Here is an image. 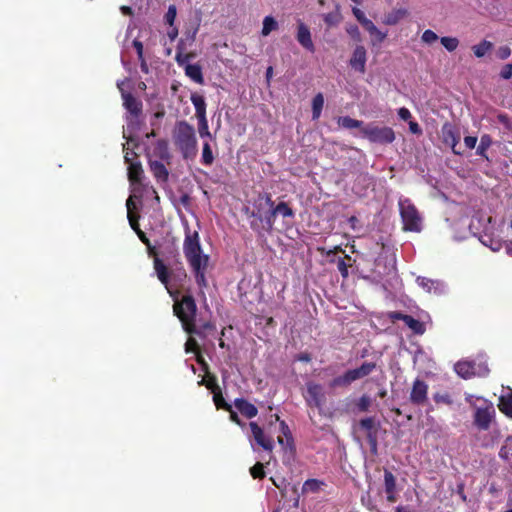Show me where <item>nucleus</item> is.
<instances>
[{
	"label": "nucleus",
	"instance_id": "1",
	"mask_svg": "<svg viewBox=\"0 0 512 512\" xmlns=\"http://www.w3.org/2000/svg\"><path fill=\"white\" fill-rule=\"evenodd\" d=\"M176 294L178 293L174 290L173 313L181 322L183 330L190 335L185 343V351L199 352V344L193 336L204 339L216 330V325L211 317L198 314L196 301L191 294L183 295L180 300L176 299Z\"/></svg>",
	"mask_w": 512,
	"mask_h": 512
},
{
	"label": "nucleus",
	"instance_id": "2",
	"mask_svg": "<svg viewBox=\"0 0 512 512\" xmlns=\"http://www.w3.org/2000/svg\"><path fill=\"white\" fill-rule=\"evenodd\" d=\"M135 232L140 240L148 246L149 255L153 256V268L158 280L165 286L168 293L174 296V290L178 293V289L183 286L188 277L179 252L176 249L171 251L170 254L173 261L166 264L163 259L159 258L155 247L150 245V241L145 233L140 228Z\"/></svg>",
	"mask_w": 512,
	"mask_h": 512
},
{
	"label": "nucleus",
	"instance_id": "3",
	"mask_svg": "<svg viewBox=\"0 0 512 512\" xmlns=\"http://www.w3.org/2000/svg\"><path fill=\"white\" fill-rule=\"evenodd\" d=\"M183 253L194 275L195 282L199 289L208 287L206 273L209 265V255L204 254L200 244L197 231H191L187 226L183 242Z\"/></svg>",
	"mask_w": 512,
	"mask_h": 512
},
{
	"label": "nucleus",
	"instance_id": "4",
	"mask_svg": "<svg viewBox=\"0 0 512 512\" xmlns=\"http://www.w3.org/2000/svg\"><path fill=\"white\" fill-rule=\"evenodd\" d=\"M274 201L270 193L262 192L254 198L252 209H246V214L252 218L250 227L253 231L261 233L262 231L270 233L272 231V215L270 209Z\"/></svg>",
	"mask_w": 512,
	"mask_h": 512
},
{
	"label": "nucleus",
	"instance_id": "5",
	"mask_svg": "<svg viewBox=\"0 0 512 512\" xmlns=\"http://www.w3.org/2000/svg\"><path fill=\"white\" fill-rule=\"evenodd\" d=\"M173 141L184 159H192L197 155V138L195 129L187 121H178L173 130Z\"/></svg>",
	"mask_w": 512,
	"mask_h": 512
},
{
	"label": "nucleus",
	"instance_id": "6",
	"mask_svg": "<svg viewBox=\"0 0 512 512\" xmlns=\"http://www.w3.org/2000/svg\"><path fill=\"white\" fill-rule=\"evenodd\" d=\"M454 370L457 375L463 379L486 377L490 373L487 359L482 355L475 360L458 361L454 366Z\"/></svg>",
	"mask_w": 512,
	"mask_h": 512
},
{
	"label": "nucleus",
	"instance_id": "7",
	"mask_svg": "<svg viewBox=\"0 0 512 512\" xmlns=\"http://www.w3.org/2000/svg\"><path fill=\"white\" fill-rule=\"evenodd\" d=\"M361 133L369 142L380 145L391 144L396 139L395 132L391 127L378 126L374 123L365 125V127L362 128Z\"/></svg>",
	"mask_w": 512,
	"mask_h": 512
},
{
	"label": "nucleus",
	"instance_id": "8",
	"mask_svg": "<svg viewBox=\"0 0 512 512\" xmlns=\"http://www.w3.org/2000/svg\"><path fill=\"white\" fill-rule=\"evenodd\" d=\"M400 215L403 221V229L405 231L420 232L421 217L417 208L406 199L399 202Z\"/></svg>",
	"mask_w": 512,
	"mask_h": 512
},
{
	"label": "nucleus",
	"instance_id": "9",
	"mask_svg": "<svg viewBox=\"0 0 512 512\" xmlns=\"http://www.w3.org/2000/svg\"><path fill=\"white\" fill-rule=\"evenodd\" d=\"M302 395L309 408H315L318 410L319 414H323L326 393L321 384L314 381L307 382L306 390Z\"/></svg>",
	"mask_w": 512,
	"mask_h": 512
},
{
	"label": "nucleus",
	"instance_id": "10",
	"mask_svg": "<svg viewBox=\"0 0 512 512\" xmlns=\"http://www.w3.org/2000/svg\"><path fill=\"white\" fill-rule=\"evenodd\" d=\"M358 427L361 431L364 432L369 447L370 452L373 455H377L378 453V434L381 428V424L379 421L375 419V417H366L359 421Z\"/></svg>",
	"mask_w": 512,
	"mask_h": 512
},
{
	"label": "nucleus",
	"instance_id": "11",
	"mask_svg": "<svg viewBox=\"0 0 512 512\" xmlns=\"http://www.w3.org/2000/svg\"><path fill=\"white\" fill-rule=\"evenodd\" d=\"M495 417V408L491 402L485 401L483 406L476 407L473 415V423L479 429L486 431L490 428Z\"/></svg>",
	"mask_w": 512,
	"mask_h": 512
},
{
	"label": "nucleus",
	"instance_id": "12",
	"mask_svg": "<svg viewBox=\"0 0 512 512\" xmlns=\"http://www.w3.org/2000/svg\"><path fill=\"white\" fill-rule=\"evenodd\" d=\"M367 51L363 45H357L350 57L349 66L356 72H366Z\"/></svg>",
	"mask_w": 512,
	"mask_h": 512
},
{
	"label": "nucleus",
	"instance_id": "13",
	"mask_svg": "<svg viewBox=\"0 0 512 512\" xmlns=\"http://www.w3.org/2000/svg\"><path fill=\"white\" fill-rule=\"evenodd\" d=\"M428 385L420 379L413 382L410 392V401L412 404L421 406L427 402L428 399Z\"/></svg>",
	"mask_w": 512,
	"mask_h": 512
},
{
	"label": "nucleus",
	"instance_id": "14",
	"mask_svg": "<svg viewBox=\"0 0 512 512\" xmlns=\"http://www.w3.org/2000/svg\"><path fill=\"white\" fill-rule=\"evenodd\" d=\"M359 379H362V377L360 376V373L357 370V368L349 369L346 372H344L342 375H339V376L333 378L330 381L329 386H330V388L348 387L353 382H355Z\"/></svg>",
	"mask_w": 512,
	"mask_h": 512
},
{
	"label": "nucleus",
	"instance_id": "15",
	"mask_svg": "<svg viewBox=\"0 0 512 512\" xmlns=\"http://www.w3.org/2000/svg\"><path fill=\"white\" fill-rule=\"evenodd\" d=\"M359 379H362V377L360 376V373L357 370V368L349 369L346 372H344L342 375H339V376L333 378L330 381L329 386H330V388L348 387L353 382H355Z\"/></svg>",
	"mask_w": 512,
	"mask_h": 512
},
{
	"label": "nucleus",
	"instance_id": "16",
	"mask_svg": "<svg viewBox=\"0 0 512 512\" xmlns=\"http://www.w3.org/2000/svg\"><path fill=\"white\" fill-rule=\"evenodd\" d=\"M296 39L304 49L311 53L315 52L310 29L301 20H298Z\"/></svg>",
	"mask_w": 512,
	"mask_h": 512
},
{
	"label": "nucleus",
	"instance_id": "17",
	"mask_svg": "<svg viewBox=\"0 0 512 512\" xmlns=\"http://www.w3.org/2000/svg\"><path fill=\"white\" fill-rule=\"evenodd\" d=\"M443 142L450 145L455 154H460L455 150V147L460 141V134L458 129L451 123L446 122L441 129Z\"/></svg>",
	"mask_w": 512,
	"mask_h": 512
},
{
	"label": "nucleus",
	"instance_id": "18",
	"mask_svg": "<svg viewBox=\"0 0 512 512\" xmlns=\"http://www.w3.org/2000/svg\"><path fill=\"white\" fill-rule=\"evenodd\" d=\"M249 426L256 443L264 450L272 451L274 448V441L270 437L265 436L263 429L256 422H250Z\"/></svg>",
	"mask_w": 512,
	"mask_h": 512
},
{
	"label": "nucleus",
	"instance_id": "19",
	"mask_svg": "<svg viewBox=\"0 0 512 512\" xmlns=\"http://www.w3.org/2000/svg\"><path fill=\"white\" fill-rule=\"evenodd\" d=\"M276 421L280 424V431L283 434L284 438L279 436L278 437V443L283 447V449H289L290 452H294V440L292 437V433L289 429V426L284 420H280V417L278 414L274 415Z\"/></svg>",
	"mask_w": 512,
	"mask_h": 512
},
{
	"label": "nucleus",
	"instance_id": "20",
	"mask_svg": "<svg viewBox=\"0 0 512 512\" xmlns=\"http://www.w3.org/2000/svg\"><path fill=\"white\" fill-rule=\"evenodd\" d=\"M123 106L135 118L142 114L143 104L129 92H122Z\"/></svg>",
	"mask_w": 512,
	"mask_h": 512
},
{
	"label": "nucleus",
	"instance_id": "21",
	"mask_svg": "<svg viewBox=\"0 0 512 512\" xmlns=\"http://www.w3.org/2000/svg\"><path fill=\"white\" fill-rule=\"evenodd\" d=\"M384 488L386 499L390 503L397 501L396 477L388 469H384Z\"/></svg>",
	"mask_w": 512,
	"mask_h": 512
},
{
	"label": "nucleus",
	"instance_id": "22",
	"mask_svg": "<svg viewBox=\"0 0 512 512\" xmlns=\"http://www.w3.org/2000/svg\"><path fill=\"white\" fill-rule=\"evenodd\" d=\"M270 214L272 215V228L277 216L280 215L283 218H293L295 216L293 209L284 201L279 202L277 205L274 203L272 209H270Z\"/></svg>",
	"mask_w": 512,
	"mask_h": 512
},
{
	"label": "nucleus",
	"instance_id": "23",
	"mask_svg": "<svg viewBox=\"0 0 512 512\" xmlns=\"http://www.w3.org/2000/svg\"><path fill=\"white\" fill-rule=\"evenodd\" d=\"M148 164L150 171L152 172L153 176L156 178L157 181H168L169 171L161 161L149 159Z\"/></svg>",
	"mask_w": 512,
	"mask_h": 512
},
{
	"label": "nucleus",
	"instance_id": "24",
	"mask_svg": "<svg viewBox=\"0 0 512 512\" xmlns=\"http://www.w3.org/2000/svg\"><path fill=\"white\" fill-rule=\"evenodd\" d=\"M234 405L238 411L248 419L254 418L258 414L256 406L244 398H236L234 400Z\"/></svg>",
	"mask_w": 512,
	"mask_h": 512
},
{
	"label": "nucleus",
	"instance_id": "25",
	"mask_svg": "<svg viewBox=\"0 0 512 512\" xmlns=\"http://www.w3.org/2000/svg\"><path fill=\"white\" fill-rule=\"evenodd\" d=\"M153 156L159 158L162 161H166L168 164L171 160V154L169 151L168 141L165 139H159L156 141L153 147Z\"/></svg>",
	"mask_w": 512,
	"mask_h": 512
},
{
	"label": "nucleus",
	"instance_id": "26",
	"mask_svg": "<svg viewBox=\"0 0 512 512\" xmlns=\"http://www.w3.org/2000/svg\"><path fill=\"white\" fill-rule=\"evenodd\" d=\"M143 168L139 161L128 164V179L132 185L140 184L143 178Z\"/></svg>",
	"mask_w": 512,
	"mask_h": 512
},
{
	"label": "nucleus",
	"instance_id": "27",
	"mask_svg": "<svg viewBox=\"0 0 512 512\" xmlns=\"http://www.w3.org/2000/svg\"><path fill=\"white\" fill-rule=\"evenodd\" d=\"M185 75L197 84H204L202 68L199 64H186L184 67Z\"/></svg>",
	"mask_w": 512,
	"mask_h": 512
},
{
	"label": "nucleus",
	"instance_id": "28",
	"mask_svg": "<svg viewBox=\"0 0 512 512\" xmlns=\"http://www.w3.org/2000/svg\"><path fill=\"white\" fill-rule=\"evenodd\" d=\"M190 100L195 108V114L197 118H203L206 117V102L205 98L198 94V93H192Z\"/></svg>",
	"mask_w": 512,
	"mask_h": 512
},
{
	"label": "nucleus",
	"instance_id": "29",
	"mask_svg": "<svg viewBox=\"0 0 512 512\" xmlns=\"http://www.w3.org/2000/svg\"><path fill=\"white\" fill-rule=\"evenodd\" d=\"M407 14H408V12L404 8L395 9L385 15V17L383 19V23L386 25H396L402 19H404L407 16Z\"/></svg>",
	"mask_w": 512,
	"mask_h": 512
},
{
	"label": "nucleus",
	"instance_id": "30",
	"mask_svg": "<svg viewBox=\"0 0 512 512\" xmlns=\"http://www.w3.org/2000/svg\"><path fill=\"white\" fill-rule=\"evenodd\" d=\"M492 144V137L489 134H483L480 138V143L476 148V154L486 159L487 161H490L487 155V150L491 147Z\"/></svg>",
	"mask_w": 512,
	"mask_h": 512
},
{
	"label": "nucleus",
	"instance_id": "31",
	"mask_svg": "<svg viewBox=\"0 0 512 512\" xmlns=\"http://www.w3.org/2000/svg\"><path fill=\"white\" fill-rule=\"evenodd\" d=\"M337 124L342 127V128H345V129H361L364 126V122L361 121V120H357V119H354V118H351L350 116H340L337 118Z\"/></svg>",
	"mask_w": 512,
	"mask_h": 512
},
{
	"label": "nucleus",
	"instance_id": "32",
	"mask_svg": "<svg viewBox=\"0 0 512 512\" xmlns=\"http://www.w3.org/2000/svg\"><path fill=\"white\" fill-rule=\"evenodd\" d=\"M404 323L413 331L414 334L423 335L426 331L425 324L411 315H407Z\"/></svg>",
	"mask_w": 512,
	"mask_h": 512
},
{
	"label": "nucleus",
	"instance_id": "33",
	"mask_svg": "<svg viewBox=\"0 0 512 512\" xmlns=\"http://www.w3.org/2000/svg\"><path fill=\"white\" fill-rule=\"evenodd\" d=\"M499 457L507 461L512 468V436H508L499 451Z\"/></svg>",
	"mask_w": 512,
	"mask_h": 512
},
{
	"label": "nucleus",
	"instance_id": "34",
	"mask_svg": "<svg viewBox=\"0 0 512 512\" xmlns=\"http://www.w3.org/2000/svg\"><path fill=\"white\" fill-rule=\"evenodd\" d=\"M498 407L503 414L512 418V393L501 396Z\"/></svg>",
	"mask_w": 512,
	"mask_h": 512
},
{
	"label": "nucleus",
	"instance_id": "35",
	"mask_svg": "<svg viewBox=\"0 0 512 512\" xmlns=\"http://www.w3.org/2000/svg\"><path fill=\"white\" fill-rule=\"evenodd\" d=\"M492 49L493 43L488 40H483L480 43L472 46V51L477 58L484 57Z\"/></svg>",
	"mask_w": 512,
	"mask_h": 512
},
{
	"label": "nucleus",
	"instance_id": "36",
	"mask_svg": "<svg viewBox=\"0 0 512 512\" xmlns=\"http://www.w3.org/2000/svg\"><path fill=\"white\" fill-rule=\"evenodd\" d=\"M325 483L318 479H307L302 485V493H317Z\"/></svg>",
	"mask_w": 512,
	"mask_h": 512
},
{
	"label": "nucleus",
	"instance_id": "37",
	"mask_svg": "<svg viewBox=\"0 0 512 512\" xmlns=\"http://www.w3.org/2000/svg\"><path fill=\"white\" fill-rule=\"evenodd\" d=\"M324 106V96L322 93H317L312 99V119L317 120L321 116Z\"/></svg>",
	"mask_w": 512,
	"mask_h": 512
},
{
	"label": "nucleus",
	"instance_id": "38",
	"mask_svg": "<svg viewBox=\"0 0 512 512\" xmlns=\"http://www.w3.org/2000/svg\"><path fill=\"white\" fill-rule=\"evenodd\" d=\"M278 29V22L275 20L272 16H266L263 19V26L261 30L262 36L266 37L268 36L272 31H275Z\"/></svg>",
	"mask_w": 512,
	"mask_h": 512
},
{
	"label": "nucleus",
	"instance_id": "39",
	"mask_svg": "<svg viewBox=\"0 0 512 512\" xmlns=\"http://www.w3.org/2000/svg\"><path fill=\"white\" fill-rule=\"evenodd\" d=\"M207 373V379H202L198 382V385L202 386L204 385L208 390H210L212 393H215L216 391L220 390L218 384H217V378L215 375L210 374L208 371Z\"/></svg>",
	"mask_w": 512,
	"mask_h": 512
},
{
	"label": "nucleus",
	"instance_id": "40",
	"mask_svg": "<svg viewBox=\"0 0 512 512\" xmlns=\"http://www.w3.org/2000/svg\"><path fill=\"white\" fill-rule=\"evenodd\" d=\"M365 30H367L372 36H375L378 43H381L386 38V33H383L380 31L376 25L369 20L368 22H365V25L363 26Z\"/></svg>",
	"mask_w": 512,
	"mask_h": 512
},
{
	"label": "nucleus",
	"instance_id": "41",
	"mask_svg": "<svg viewBox=\"0 0 512 512\" xmlns=\"http://www.w3.org/2000/svg\"><path fill=\"white\" fill-rule=\"evenodd\" d=\"M351 260H352L351 256H349L347 254H345L344 257L338 258V260H337V268L343 278H347L349 275L348 267L351 266V263H347V261L350 262Z\"/></svg>",
	"mask_w": 512,
	"mask_h": 512
},
{
	"label": "nucleus",
	"instance_id": "42",
	"mask_svg": "<svg viewBox=\"0 0 512 512\" xmlns=\"http://www.w3.org/2000/svg\"><path fill=\"white\" fill-rule=\"evenodd\" d=\"M201 162L205 166H210L214 162L213 152H212L211 146L208 142H205L203 144Z\"/></svg>",
	"mask_w": 512,
	"mask_h": 512
},
{
	"label": "nucleus",
	"instance_id": "43",
	"mask_svg": "<svg viewBox=\"0 0 512 512\" xmlns=\"http://www.w3.org/2000/svg\"><path fill=\"white\" fill-rule=\"evenodd\" d=\"M341 14L338 11L324 14L323 20L328 27L337 26L341 21Z\"/></svg>",
	"mask_w": 512,
	"mask_h": 512
},
{
	"label": "nucleus",
	"instance_id": "44",
	"mask_svg": "<svg viewBox=\"0 0 512 512\" xmlns=\"http://www.w3.org/2000/svg\"><path fill=\"white\" fill-rule=\"evenodd\" d=\"M213 401L217 409H223L225 411L231 410V405L227 403L222 395L221 390L213 393Z\"/></svg>",
	"mask_w": 512,
	"mask_h": 512
},
{
	"label": "nucleus",
	"instance_id": "45",
	"mask_svg": "<svg viewBox=\"0 0 512 512\" xmlns=\"http://www.w3.org/2000/svg\"><path fill=\"white\" fill-rule=\"evenodd\" d=\"M440 42L449 52L455 51L459 46V40L456 37L444 36L440 38Z\"/></svg>",
	"mask_w": 512,
	"mask_h": 512
},
{
	"label": "nucleus",
	"instance_id": "46",
	"mask_svg": "<svg viewBox=\"0 0 512 512\" xmlns=\"http://www.w3.org/2000/svg\"><path fill=\"white\" fill-rule=\"evenodd\" d=\"M345 30L352 40L358 43L362 42L361 32L356 24H347Z\"/></svg>",
	"mask_w": 512,
	"mask_h": 512
},
{
	"label": "nucleus",
	"instance_id": "47",
	"mask_svg": "<svg viewBox=\"0 0 512 512\" xmlns=\"http://www.w3.org/2000/svg\"><path fill=\"white\" fill-rule=\"evenodd\" d=\"M375 369L376 363L374 362H363L359 367H357V370L359 371L362 378L371 374Z\"/></svg>",
	"mask_w": 512,
	"mask_h": 512
},
{
	"label": "nucleus",
	"instance_id": "48",
	"mask_svg": "<svg viewBox=\"0 0 512 512\" xmlns=\"http://www.w3.org/2000/svg\"><path fill=\"white\" fill-rule=\"evenodd\" d=\"M371 403V398L368 395L364 394L358 399L356 406L360 412H367L369 411Z\"/></svg>",
	"mask_w": 512,
	"mask_h": 512
},
{
	"label": "nucleus",
	"instance_id": "49",
	"mask_svg": "<svg viewBox=\"0 0 512 512\" xmlns=\"http://www.w3.org/2000/svg\"><path fill=\"white\" fill-rule=\"evenodd\" d=\"M198 119V131L200 137H211V133L209 131L208 121L206 117L197 118Z\"/></svg>",
	"mask_w": 512,
	"mask_h": 512
},
{
	"label": "nucleus",
	"instance_id": "50",
	"mask_svg": "<svg viewBox=\"0 0 512 512\" xmlns=\"http://www.w3.org/2000/svg\"><path fill=\"white\" fill-rule=\"evenodd\" d=\"M250 474L254 479H263L266 476L264 465L261 462H257L250 468Z\"/></svg>",
	"mask_w": 512,
	"mask_h": 512
},
{
	"label": "nucleus",
	"instance_id": "51",
	"mask_svg": "<svg viewBox=\"0 0 512 512\" xmlns=\"http://www.w3.org/2000/svg\"><path fill=\"white\" fill-rule=\"evenodd\" d=\"M177 16V9L175 5H170L168 7V10L164 16L166 24H168L170 27L174 25L175 19Z\"/></svg>",
	"mask_w": 512,
	"mask_h": 512
},
{
	"label": "nucleus",
	"instance_id": "52",
	"mask_svg": "<svg viewBox=\"0 0 512 512\" xmlns=\"http://www.w3.org/2000/svg\"><path fill=\"white\" fill-rule=\"evenodd\" d=\"M433 398L437 404H440V403H443L446 405L453 404V399L449 393H435Z\"/></svg>",
	"mask_w": 512,
	"mask_h": 512
},
{
	"label": "nucleus",
	"instance_id": "53",
	"mask_svg": "<svg viewBox=\"0 0 512 512\" xmlns=\"http://www.w3.org/2000/svg\"><path fill=\"white\" fill-rule=\"evenodd\" d=\"M421 40L426 44H432L438 40V36L434 31L427 29L423 32Z\"/></svg>",
	"mask_w": 512,
	"mask_h": 512
},
{
	"label": "nucleus",
	"instance_id": "54",
	"mask_svg": "<svg viewBox=\"0 0 512 512\" xmlns=\"http://www.w3.org/2000/svg\"><path fill=\"white\" fill-rule=\"evenodd\" d=\"M192 58L191 54H183L181 51H177L175 60L179 66H184L188 64V61Z\"/></svg>",
	"mask_w": 512,
	"mask_h": 512
},
{
	"label": "nucleus",
	"instance_id": "55",
	"mask_svg": "<svg viewBox=\"0 0 512 512\" xmlns=\"http://www.w3.org/2000/svg\"><path fill=\"white\" fill-rule=\"evenodd\" d=\"M352 13L362 26L365 25V22H368L370 20L365 16L364 12L357 7H354L352 9Z\"/></svg>",
	"mask_w": 512,
	"mask_h": 512
},
{
	"label": "nucleus",
	"instance_id": "56",
	"mask_svg": "<svg viewBox=\"0 0 512 512\" xmlns=\"http://www.w3.org/2000/svg\"><path fill=\"white\" fill-rule=\"evenodd\" d=\"M497 120L503 124L507 129H512V122L510 117L505 113H500L497 115Z\"/></svg>",
	"mask_w": 512,
	"mask_h": 512
},
{
	"label": "nucleus",
	"instance_id": "57",
	"mask_svg": "<svg viewBox=\"0 0 512 512\" xmlns=\"http://www.w3.org/2000/svg\"><path fill=\"white\" fill-rule=\"evenodd\" d=\"M500 77L505 80H508L512 77V63H508L503 66L500 72Z\"/></svg>",
	"mask_w": 512,
	"mask_h": 512
},
{
	"label": "nucleus",
	"instance_id": "58",
	"mask_svg": "<svg viewBox=\"0 0 512 512\" xmlns=\"http://www.w3.org/2000/svg\"><path fill=\"white\" fill-rule=\"evenodd\" d=\"M133 47L135 48L136 52H137V56H138V59H142L144 58V46H143V43L138 40V39H135L133 40V43H132Z\"/></svg>",
	"mask_w": 512,
	"mask_h": 512
},
{
	"label": "nucleus",
	"instance_id": "59",
	"mask_svg": "<svg viewBox=\"0 0 512 512\" xmlns=\"http://www.w3.org/2000/svg\"><path fill=\"white\" fill-rule=\"evenodd\" d=\"M511 55V49L508 46H502L497 51V57L501 60L507 59Z\"/></svg>",
	"mask_w": 512,
	"mask_h": 512
},
{
	"label": "nucleus",
	"instance_id": "60",
	"mask_svg": "<svg viewBox=\"0 0 512 512\" xmlns=\"http://www.w3.org/2000/svg\"><path fill=\"white\" fill-rule=\"evenodd\" d=\"M123 151L125 152L124 160L125 163L129 164L134 162L133 158L137 157V154L134 151H129V148L126 145H123Z\"/></svg>",
	"mask_w": 512,
	"mask_h": 512
},
{
	"label": "nucleus",
	"instance_id": "61",
	"mask_svg": "<svg viewBox=\"0 0 512 512\" xmlns=\"http://www.w3.org/2000/svg\"><path fill=\"white\" fill-rule=\"evenodd\" d=\"M138 219H139V216H138V215H135V214H133L132 212H129V213H128V220H129V223H130L131 228H132L134 231L138 230V228H139Z\"/></svg>",
	"mask_w": 512,
	"mask_h": 512
},
{
	"label": "nucleus",
	"instance_id": "62",
	"mask_svg": "<svg viewBox=\"0 0 512 512\" xmlns=\"http://www.w3.org/2000/svg\"><path fill=\"white\" fill-rule=\"evenodd\" d=\"M464 144L468 149H474L477 144V137H475V136L464 137Z\"/></svg>",
	"mask_w": 512,
	"mask_h": 512
},
{
	"label": "nucleus",
	"instance_id": "63",
	"mask_svg": "<svg viewBox=\"0 0 512 512\" xmlns=\"http://www.w3.org/2000/svg\"><path fill=\"white\" fill-rule=\"evenodd\" d=\"M407 315L408 314H404V313L399 312V311H393V312L389 313V318L392 321L402 320L403 322H405V318L407 317Z\"/></svg>",
	"mask_w": 512,
	"mask_h": 512
},
{
	"label": "nucleus",
	"instance_id": "64",
	"mask_svg": "<svg viewBox=\"0 0 512 512\" xmlns=\"http://www.w3.org/2000/svg\"><path fill=\"white\" fill-rule=\"evenodd\" d=\"M398 116L403 121H408L412 117L411 112L409 111V109H407L405 107H402V108H400L398 110Z\"/></svg>",
	"mask_w": 512,
	"mask_h": 512
}]
</instances>
